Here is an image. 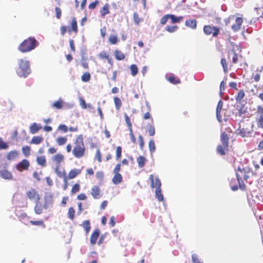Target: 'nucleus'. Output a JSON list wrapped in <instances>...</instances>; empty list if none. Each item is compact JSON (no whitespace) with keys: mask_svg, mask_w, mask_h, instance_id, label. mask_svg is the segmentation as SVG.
Masks as SVG:
<instances>
[{"mask_svg":"<svg viewBox=\"0 0 263 263\" xmlns=\"http://www.w3.org/2000/svg\"><path fill=\"white\" fill-rule=\"evenodd\" d=\"M75 145L72 150V154L75 157L80 158L84 156L85 148L82 136H79L75 142Z\"/></svg>","mask_w":263,"mask_h":263,"instance_id":"1","label":"nucleus"},{"mask_svg":"<svg viewBox=\"0 0 263 263\" xmlns=\"http://www.w3.org/2000/svg\"><path fill=\"white\" fill-rule=\"evenodd\" d=\"M151 186L152 189L156 188L155 196L158 200L161 201L163 200V196L161 194V182L158 176L154 177L153 175L149 176Z\"/></svg>","mask_w":263,"mask_h":263,"instance_id":"2","label":"nucleus"},{"mask_svg":"<svg viewBox=\"0 0 263 263\" xmlns=\"http://www.w3.org/2000/svg\"><path fill=\"white\" fill-rule=\"evenodd\" d=\"M18 64L19 68L16 70L18 76L26 77L31 72L29 61L26 59H20Z\"/></svg>","mask_w":263,"mask_h":263,"instance_id":"3","label":"nucleus"},{"mask_svg":"<svg viewBox=\"0 0 263 263\" xmlns=\"http://www.w3.org/2000/svg\"><path fill=\"white\" fill-rule=\"evenodd\" d=\"M37 46V43L35 39L29 37L21 44L18 49L21 52H25L33 49Z\"/></svg>","mask_w":263,"mask_h":263,"instance_id":"4","label":"nucleus"},{"mask_svg":"<svg viewBox=\"0 0 263 263\" xmlns=\"http://www.w3.org/2000/svg\"><path fill=\"white\" fill-rule=\"evenodd\" d=\"M73 106L72 104H69L65 102L62 99H60L58 101H55L52 105L51 107L54 108L60 109L62 108H71Z\"/></svg>","mask_w":263,"mask_h":263,"instance_id":"5","label":"nucleus"},{"mask_svg":"<svg viewBox=\"0 0 263 263\" xmlns=\"http://www.w3.org/2000/svg\"><path fill=\"white\" fill-rule=\"evenodd\" d=\"M203 31L207 35H210L212 33L213 36H216L219 32V28L216 27H212L209 25L205 26L203 28Z\"/></svg>","mask_w":263,"mask_h":263,"instance_id":"6","label":"nucleus"},{"mask_svg":"<svg viewBox=\"0 0 263 263\" xmlns=\"http://www.w3.org/2000/svg\"><path fill=\"white\" fill-rule=\"evenodd\" d=\"M26 195L29 199L33 200L35 202H39L40 199L39 195L34 189H31L28 191L26 193Z\"/></svg>","mask_w":263,"mask_h":263,"instance_id":"7","label":"nucleus"},{"mask_svg":"<svg viewBox=\"0 0 263 263\" xmlns=\"http://www.w3.org/2000/svg\"><path fill=\"white\" fill-rule=\"evenodd\" d=\"M52 195L50 193L46 194L45 196L44 208L45 209L48 208L52 204Z\"/></svg>","mask_w":263,"mask_h":263,"instance_id":"8","label":"nucleus"},{"mask_svg":"<svg viewBox=\"0 0 263 263\" xmlns=\"http://www.w3.org/2000/svg\"><path fill=\"white\" fill-rule=\"evenodd\" d=\"M29 166V163L28 161L26 159L23 160L21 162H20L18 164H17L16 167L17 170L21 171L22 170L20 168L27 170L28 169Z\"/></svg>","mask_w":263,"mask_h":263,"instance_id":"9","label":"nucleus"},{"mask_svg":"<svg viewBox=\"0 0 263 263\" xmlns=\"http://www.w3.org/2000/svg\"><path fill=\"white\" fill-rule=\"evenodd\" d=\"M220 140L222 145L224 149H227L228 147V140L229 138L226 133H223L221 135Z\"/></svg>","mask_w":263,"mask_h":263,"instance_id":"10","label":"nucleus"},{"mask_svg":"<svg viewBox=\"0 0 263 263\" xmlns=\"http://www.w3.org/2000/svg\"><path fill=\"white\" fill-rule=\"evenodd\" d=\"M222 106H223V102L221 100H220L218 102V105H217V108H216V117H217V120L220 122L222 121L220 112L222 109Z\"/></svg>","mask_w":263,"mask_h":263,"instance_id":"11","label":"nucleus"},{"mask_svg":"<svg viewBox=\"0 0 263 263\" xmlns=\"http://www.w3.org/2000/svg\"><path fill=\"white\" fill-rule=\"evenodd\" d=\"M0 176L5 179H11L12 178V174L7 170L0 171Z\"/></svg>","mask_w":263,"mask_h":263,"instance_id":"12","label":"nucleus"},{"mask_svg":"<svg viewBox=\"0 0 263 263\" xmlns=\"http://www.w3.org/2000/svg\"><path fill=\"white\" fill-rule=\"evenodd\" d=\"M242 23V19L241 17H237L235 21V24L232 26V29L234 31L239 30L240 26Z\"/></svg>","mask_w":263,"mask_h":263,"instance_id":"13","label":"nucleus"},{"mask_svg":"<svg viewBox=\"0 0 263 263\" xmlns=\"http://www.w3.org/2000/svg\"><path fill=\"white\" fill-rule=\"evenodd\" d=\"M100 231L98 229L96 230L91 234L90 237V243L92 245H94L96 243L97 240L98 239Z\"/></svg>","mask_w":263,"mask_h":263,"instance_id":"14","label":"nucleus"},{"mask_svg":"<svg viewBox=\"0 0 263 263\" xmlns=\"http://www.w3.org/2000/svg\"><path fill=\"white\" fill-rule=\"evenodd\" d=\"M64 156L61 154H58L54 156L52 159L53 161L55 162L57 165L60 166V163L64 160Z\"/></svg>","mask_w":263,"mask_h":263,"instance_id":"15","label":"nucleus"},{"mask_svg":"<svg viewBox=\"0 0 263 263\" xmlns=\"http://www.w3.org/2000/svg\"><path fill=\"white\" fill-rule=\"evenodd\" d=\"M41 126L36 123H33L30 126V132L31 134H34L37 132L41 128Z\"/></svg>","mask_w":263,"mask_h":263,"instance_id":"16","label":"nucleus"},{"mask_svg":"<svg viewBox=\"0 0 263 263\" xmlns=\"http://www.w3.org/2000/svg\"><path fill=\"white\" fill-rule=\"evenodd\" d=\"M18 155V153L17 151H12L8 154L7 156V158L9 160H14L16 158H17Z\"/></svg>","mask_w":263,"mask_h":263,"instance_id":"17","label":"nucleus"},{"mask_svg":"<svg viewBox=\"0 0 263 263\" xmlns=\"http://www.w3.org/2000/svg\"><path fill=\"white\" fill-rule=\"evenodd\" d=\"M122 180V175L120 173H117L115 174V175L112 178V182L115 184H117L121 182Z\"/></svg>","mask_w":263,"mask_h":263,"instance_id":"18","label":"nucleus"},{"mask_svg":"<svg viewBox=\"0 0 263 263\" xmlns=\"http://www.w3.org/2000/svg\"><path fill=\"white\" fill-rule=\"evenodd\" d=\"M82 226L85 231L86 234H87L91 229L90 221L89 220L84 221Z\"/></svg>","mask_w":263,"mask_h":263,"instance_id":"19","label":"nucleus"},{"mask_svg":"<svg viewBox=\"0 0 263 263\" xmlns=\"http://www.w3.org/2000/svg\"><path fill=\"white\" fill-rule=\"evenodd\" d=\"M81 170L79 169H73L70 171L68 174L69 179H73L76 177L78 175L80 174Z\"/></svg>","mask_w":263,"mask_h":263,"instance_id":"20","label":"nucleus"},{"mask_svg":"<svg viewBox=\"0 0 263 263\" xmlns=\"http://www.w3.org/2000/svg\"><path fill=\"white\" fill-rule=\"evenodd\" d=\"M100 189L98 186L95 185L93 186L91 189V194L95 198H98L97 196L100 194Z\"/></svg>","mask_w":263,"mask_h":263,"instance_id":"21","label":"nucleus"},{"mask_svg":"<svg viewBox=\"0 0 263 263\" xmlns=\"http://www.w3.org/2000/svg\"><path fill=\"white\" fill-rule=\"evenodd\" d=\"M229 57L231 59L232 58L233 63H237L238 61V56L234 50H232L229 53Z\"/></svg>","mask_w":263,"mask_h":263,"instance_id":"22","label":"nucleus"},{"mask_svg":"<svg viewBox=\"0 0 263 263\" xmlns=\"http://www.w3.org/2000/svg\"><path fill=\"white\" fill-rule=\"evenodd\" d=\"M185 25L192 29H195L197 26L196 21L194 20H187L185 22Z\"/></svg>","mask_w":263,"mask_h":263,"instance_id":"23","label":"nucleus"},{"mask_svg":"<svg viewBox=\"0 0 263 263\" xmlns=\"http://www.w3.org/2000/svg\"><path fill=\"white\" fill-rule=\"evenodd\" d=\"M137 162L138 163V166L140 168H142L144 166L145 163L146 162V159L145 157L142 156H139L137 159Z\"/></svg>","mask_w":263,"mask_h":263,"instance_id":"24","label":"nucleus"},{"mask_svg":"<svg viewBox=\"0 0 263 263\" xmlns=\"http://www.w3.org/2000/svg\"><path fill=\"white\" fill-rule=\"evenodd\" d=\"M43 140V138L40 136H34L31 140V143L39 144L41 143Z\"/></svg>","mask_w":263,"mask_h":263,"instance_id":"25","label":"nucleus"},{"mask_svg":"<svg viewBox=\"0 0 263 263\" xmlns=\"http://www.w3.org/2000/svg\"><path fill=\"white\" fill-rule=\"evenodd\" d=\"M36 162L39 165L42 166H46V159L44 156L37 157L36 158Z\"/></svg>","mask_w":263,"mask_h":263,"instance_id":"26","label":"nucleus"},{"mask_svg":"<svg viewBox=\"0 0 263 263\" xmlns=\"http://www.w3.org/2000/svg\"><path fill=\"white\" fill-rule=\"evenodd\" d=\"M245 93L243 90H240L237 93V95L235 98L236 100L238 102H240L242 99L245 97Z\"/></svg>","mask_w":263,"mask_h":263,"instance_id":"27","label":"nucleus"},{"mask_svg":"<svg viewBox=\"0 0 263 263\" xmlns=\"http://www.w3.org/2000/svg\"><path fill=\"white\" fill-rule=\"evenodd\" d=\"M115 55L118 60H122L125 58L124 54L121 51L118 50L115 51Z\"/></svg>","mask_w":263,"mask_h":263,"instance_id":"28","label":"nucleus"},{"mask_svg":"<svg viewBox=\"0 0 263 263\" xmlns=\"http://www.w3.org/2000/svg\"><path fill=\"white\" fill-rule=\"evenodd\" d=\"M167 16H169V18L171 19L172 22L173 23L179 22L183 18L182 16L176 17L175 15L173 14H167Z\"/></svg>","mask_w":263,"mask_h":263,"instance_id":"29","label":"nucleus"},{"mask_svg":"<svg viewBox=\"0 0 263 263\" xmlns=\"http://www.w3.org/2000/svg\"><path fill=\"white\" fill-rule=\"evenodd\" d=\"M60 167V166L57 165L56 167L55 168V172L56 174H57V175L59 177L63 178L64 179V176H66V174H65V171H63V172L60 171L59 170Z\"/></svg>","mask_w":263,"mask_h":263,"instance_id":"30","label":"nucleus"},{"mask_svg":"<svg viewBox=\"0 0 263 263\" xmlns=\"http://www.w3.org/2000/svg\"><path fill=\"white\" fill-rule=\"evenodd\" d=\"M67 138L66 137H59L57 139V142L59 145H62L66 143Z\"/></svg>","mask_w":263,"mask_h":263,"instance_id":"31","label":"nucleus"},{"mask_svg":"<svg viewBox=\"0 0 263 263\" xmlns=\"http://www.w3.org/2000/svg\"><path fill=\"white\" fill-rule=\"evenodd\" d=\"M130 69L131 70L132 74L133 76H135L138 72V68L137 66L135 64H133L130 66Z\"/></svg>","mask_w":263,"mask_h":263,"instance_id":"32","label":"nucleus"},{"mask_svg":"<svg viewBox=\"0 0 263 263\" xmlns=\"http://www.w3.org/2000/svg\"><path fill=\"white\" fill-rule=\"evenodd\" d=\"M36 205L34 208V211L36 214H40L42 212V206L39 204V202H36Z\"/></svg>","mask_w":263,"mask_h":263,"instance_id":"33","label":"nucleus"},{"mask_svg":"<svg viewBox=\"0 0 263 263\" xmlns=\"http://www.w3.org/2000/svg\"><path fill=\"white\" fill-rule=\"evenodd\" d=\"M148 146H149V149L150 152L151 154H152L153 153H154L155 152V149H156L155 142H154V140H151L149 141Z\"/></svg>","mask_w":263,"mask_h":263,"instance_id":"34","label":"nucleus"},{"mask_svg":"<svg viewBox=\"0 0 263 263\" xmlns=\"http://www.w3.org/2000/svg\"><path fill=\"white\" fill-rule=\"evenodd\" d=\"M108 11V5L107 4L105 5L101 10V15L102 16H104L106 14L109 13Z\"/></svg>","mask_w":263,"mask_h":263,"instance_id":"35","label":"nucleus"},{"mask_svg":"<svg viewBox=\"0 0 263 263\" xmlns=\"http://www.w3.org/2000/svg\"><path fill=\"white\" fill-rule=\"evenodd\" d=\"M30 148L28 146H26L22 148L23 153L26 157H28L30 155Z\"/></svg>","mask_w":263,"mask_h":263,"instance_id":"36","label":"nucleus"},{"mask_svg":"<svg viewBox=\"0 0 263 263\" xmlns=\"http://www.w3.org/2000/svg\"><path fill=\"white\" fill-rule=\"evenodd\" d=\"M256 121L258 127L263 128V117H257Z\"/></svg>","mask_w":263,"mask_h":263,"instance_id":"37","label":"nucleus"},{"mask_svg":"<svg viewBox=\"0 0 263 263\" xmlns=\"http://www.w3.org/2000/svg\"><path fill=\"white\" fill-rule=\"evenodd\" d=\"M90 79V73L88 72H85L84 73L81 78L82 81L85 82H87L89 81Z\"/></svg>","mask_w":263,"mask_h":263,"instance_id":"38","label":"nucleus"},{"mask_svg":"<svg viewBox=\"0 0 263 263\" xmlns=\"http://www.w3.org/2000/svg\"><path fill=\"white\" fill-rule=\"evenodd\" d=\"M74 213H75V210L73 208H70L68 210V217L71 219L73 220L74 217Z\"/></svg>","mask_w":263,"mask_h":263,"instance_id":"39","label":"nucleus"},{"mask_svg":"<svg viewBox=\"0 0 263 263\" xmlns=\"http://www.w3.org/2000/svg\"><path fill=\"white\" fill-rule=\"evenodd\" d=\"M114 102L117 109L119 110L122 105V103L120 99L119 98L115 97L114 98Z\"/></svg>","mask_w":263,"mask_h":263,"instance_id":"40","label":"nucleus"},{"mask_svg":"<svg viewBox=\"0 0 263 263\" xmlns=\"http://www.w3.org/2000/svg\"><path fill=\"white\" fill-rule=\"evenodd\" d=\"M224 150H226L224 148L222 145H219L217 147V152L219 153L221 155H225Z\"/></svg>","mask_w":263,"mask_h":263,"instance_id":"41","label":"nucleus"},{"mask_svg":"<svg viewBox=\"0 0 263 263\" xmlns=\"http://www.w3.org/2000/svg\"><path fill=\"white\" fill-rule=\"evenodd\" d=\"M251 131L248 130L247 129L242 128L240 130V134L242 137L248 136L251 134Z\"/></svg>","mask_w":263,"mask_h":263,"instance_id":"42","label":"nucleus"},{"mask_svg":"<svg viewBox=\"0 0 263 263\" xmlns=\"http://www.w3.org/2000/svg\"><path fill=\"white\" fill-rule=\"evenodd\" d=\"M71 28H72V30L75 32H77V31H78V29H77V21L75 18H73L72 21V23H71Z\"/></svg>","mask_w":263,"mask_h":263,"instance_id":"43","label":"nucleus"},{"mask_svg":"<svg viewBox=\"0 0 263 263\" xmlns=\"http://www.w3.org/2000/svg\"><path fill=\"white\" fill-rule=\"evenodd\" d=\"M177 28L176 26H167L166 27V30L169 32H174L177 30Z\"/></svg>","mask_w":263,"mask_h":263,"instance_id":"44","label":"nucleus"},{"mask_svg":"<svg viewBox=\"0 0 263 263\" xmlns=\"http://www.w3.org/2000/svg\"><path fill=\"white\" fill-rule=\"evenodd\" d=\"M8 147V144L3 141L2 139L0 138V149H7Z\"/></svg>","mask_w":263,"mask_h":263,"instance_id":"45","label":"nucleus"},{"mask_svg":"<svg viewBox=\"0 0 263 263\" xmlns=\"http://www.w3.org/2000/svg\"><path fill=\"white\" fill-rule=\"evenodd\" d=\"M122 153V147L120 146H119L117 147L116 149V157L117 159H119L120 158L121 156Z\"/></svg>","mask_w":263,"mask_h":263,"instance_id":"46","label":"nucleus"},{"mask_svg":"<svg viewBox=\"0 0 263 263\" xmlns=\"http://www.w3.org/2000/svg\"><path fill=\"white\" fill-rule=\"evenodd\" d=\"M109 41L111 44H115L117 43L118 38L116 36H110L109 37Z\"/></svg>","mask_w":263,"mask_h":263,"instance_id":"47","label":"nucleus"},{"mask_svg":"<svg viewBox=\"0 0 263 263\" xmlns=\"http://www.w3.org/2000/svg\"><path fill=\"white\" fill-rule=\"evenodd\" d=\"M134 16V20L135 22V23L137 25H138L139 23L140 22L141 20L140 18L139 17V15L137 13L135 12L133 15Z\"/></svg>","mask_w":263,"mask_h":263,"instance_id":"48","label":"nucleus"},{"mask_svg":"<svg viewBox=\"0 0 263 263\" xmlns=\"http://www.w3.org/2000/svg\"><path fill=\"white\" fill-rule=\"evenodd\" d=\"M221 64L222 65V66L223 68V70H224V72H226L227 71V65L226 60L224 59H222L221 60Z\"/></svg>","mask_w":263,"mask_h":263,"instance_id":"49","label":"nucleus"},{"mask_svg":"<svg viewBox=\"0 0 263 263\" xmlns=\"http://www.w3.org/2000/svg\"><path fill=\"white\" fill-rule=\"evenodd\" d=\"M168 81L173 84L180 83V80L179 79H176L175 78L172 77L168 78Z\"/></svg>","mask_w":263,"mask_h":263,"instance_id":"50","label":"nucleus"},{"mask_svg":"<svg viewBox=\"0 0 263 263\" xmlns=\"http://www.w3.org/2000/svg\"><path fill=\"white\" fill-rule=\"evenodd\" d=\"M192 261L193 263H202L199 260L196 254H193L192 256Z\"/></svg>","mask_w":263,"mask_h":263,"instance_id":"51","label":"nucleus"},{"mask_svg":"<svg viewBox=\"0 0 263 263\" xmlns=\"http://www.w3.org/2000/svg\"><path fill=\"white\" fill-rule=\"evenodd\" d=\"M124 116H125V121H126V123H127V124L128 125L129 129H131L132 128V123L130 122V119L128 117L127 114H125Z\"/></svg>","mask_w":263,"mask_h":263,"instance_id":"52","label":"nucleus"},{"mask_svg":"<svg viewBox=\"0 0 263 263\" xmlns=\"http://www.w3.org/2000/svg\"><path fill=\"white\" fill-rule=\"evenodd\" d=\"M257 113L259 115L258 117H263V108L261 106H257Z\"/></svg>","mask_w":263,"mask_h":263,"instance_id":"53","label":"nucleus"},{"mask_svg":"<svg viewBox=\"0 0 263 263\" xmlns=\"http://www.w3.org/2000/svg\"><path fill=\"white\" fill-rule=\"evenodd\" d=\"M96 158L97 159V160H98V161L99 162H101V161H102V159H101V153H100V151L99 149H98L96 151V156H95Z\"/></svg>","mask_w":263,"mask_h":263,"instance_id":"54","label":"nucleus"},{"mask_svg":"<svg viewBox=\"0 0 263 263\" xmlns=\"http://www.w3.org/2000/svg\"><path fill=\"white\" fill-rule=\"evenodd\" d=\"M80 190V185L79 184H76L72 187L71 192L73 193H76L78 192Z\"/></svg>","mask_w":263,"mask_h":263,"instance_id":"55","label":"nucleus"},{"mask_svg":"<svg viewBox=\"0 0 263 263\" xmlns=\"http://www.w3.org/2000/svg\"><path fill=\"white\" fill-rule=\"evenodd\" d=\"M225 84H226V83L223 81H222L220 83V95H222V94L223 93V91L224 90Z\"/></svg>","mask_w":263,"mask_h":263,"instance_id":"56","label":"nucleus"},{"mask_svg":"<svg viewBox=\"0 0 263 263\" xmlns=\"http://www.w3.org/2000/svg\"><path fill=\"white\" fill-rule=\"evenodd\" d=\"M55 13L57 17L59 19L61 16V10L60 8L56 7L55 8Z\"/></svg>","mask_w":263,"mask_h":263,"instance_id":"57","label":"nucleus"},{"mask_svg":"<svg viewBox=\"0 0 263 263\" xmlns=\"http://www.w3.org/2000/svg\"><path fill=\"white\" fill-rule=\"evenodd\" d=\"M99 56L101 59H103V58L108 59V57H109L108 55L105 51L101 52L100 53Z\"/></svg>","mask_w":263,"mask_h":263,"instance_id":"58","label":"nucleus"},{"mask_svg":"<svg viewBox=\"0 0 263 263\" xmlns=\"http://www.w3.org/2000/svg\"><path fill=\"white\" fill-rule=\"evenodd\" d=\"M169 18V16H167V15H165L164 16L162 17L161 19V24L162 25H164L167 21L168 19Z\"/></svg>","mask_w":263,"mask_h":263,"instance_id":"59","label":"nucleus"},{"mask_svg":"<svg viewBox=\"0 0 263 263\" xmlns=\"http://www.w3.org/2000/svg\"><path fill=\"white\" fill-rule=\"evenodd\" d=\"M86 196L85 194L82 193L78 195L77 199L80 200H84L86 199Z\"/></svg>","mask_w":263,"mask_h":263,"instance_id":"60","label":"nucleus"},{"mask_svg":"<svg viewBox=\"0 0 263 263\" xmlns=\"http://www.w3.org/2000/svg\"><path fill=\"white\" fill-rule=\"evenodd\" d=\"M99 4V2L98 1H96L95 2L91 3L89 5V8L90 9H93L96 8V6Z\"/></svg>","mask_w":263,"mask_h":263,"instance_id":"61","label":"nucleus"},{"mask_svg":"<svg viewBox=\"0 0 263 263\" xmlns=\"http://www.w3.org/2000/svg\"><path fill=\"white\" fill-rule=\"evenodd\" d=\"M96 176L97 178L102 180L103 178L104 174L102 172H97Z\"/></svg>","mask_w":263,"mask_h":263,"instance_id":"62","label":"nucleus"},{"mask_svg":"<svg viewBox=\"0 0 263 263\" xmlns=\"http://www.w3.org/2000/svg\"><path fill=\"white\" fill-rule=\"evenodd\" d=\"M129 132H130V135L131 141L134 143H136V138H135V136L134 135L132 128L129 129Z\"/></svg>","mask_w":263,"mask_h":263,"instance_id":"63","label":"nucleus"},{"mask_svg":"<svg viewBox=\"0 0 263 263\" xmlns=\"http://www.w3.org/2000/svg\"><path fill=\"white\" fill-rule=\"evenodd\" d=\"M80 105L82 106V107L84 109L86 108L87 105L86 104V102H85V100L84 99H83L82 98H81L80 99Z\"/></svg>","mask_w":263,"mask_h":263,"instance_id":"64","label":"nucleus"}]
</instances>
